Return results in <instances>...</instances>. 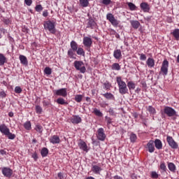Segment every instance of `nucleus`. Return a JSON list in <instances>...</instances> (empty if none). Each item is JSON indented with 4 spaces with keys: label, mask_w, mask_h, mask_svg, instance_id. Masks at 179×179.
Returning <instances> with one entry per match:
<instances>
[{
    "label": "nucleus",
    "mask_w": 179,
    "mask_h": 179,
    "mask_svg": "<svg viewBox=\"0 0 179 179\" xmlns=\"http://www.w3.org/2000/svg\"><path fill=\"white\" fill-rule=\"evenodd\" d=\"M35 110H36V114H41V113H43V108H41V106L38 105H36L35 106Z\"/></svg>",
    "instance_id": "obj_44"
},
{
    "label": "nucleus",
    "mask_w": 179,
    "mask_h": 179,
    "mask_svg": "<svg viewBox=\"0 0 179 179\" xmlns=\"http://www.w3.org/2000/svg\"><path fill=\"white\" fill-rule=\"evenodd\" d=\"M87 29H96V26H97V24L94 21V20H93V18L90 17L87 20Z\"/></svg>",
    "instance_id": "obj_15"
},
{
    "label": "nucleus",
    "mask_w": 179,
    "mask_h": 179,
    "mask_svg": "<svg viewBox=\"0 0 179 179\" xmlns=\"http://www.w3.org/2000/svg\"><path fill=\"white\" fill-rule=\"evenodd\" d=\"M43 9H44V8H43V6H41V4H38L35 7V10L36 12H41V10H43Z\"/></svg>",
    "instance_id": "obj_49"
},
{
    "label": "nucleus",
    "mask_w": 179,
    "mask_h": 179,
    "mask_svg": "<svg viewBox=\"0 0 179 179\" xmlns=\"http://www.w3.org/2000/svg\"><path fill=\"white\" fill-rule=\"evenodd\" d=\"M162 115H166V117H173L177 115V112L174 108L170 106H164L163 110H161Z\"/></svg>",
    "instance_id": "obj_5"
},
{
    "label": "nucleus",
    "mask_w": 179,
    "mask_h": 179,
    "mask_svg": "<svg viewBox=\"0 0 179 179\" xmlns=\"http://www.w3.org/2000/svg\"><path fill=\"white\" fill-rule=\"evenodd\" d=\"M151 178L157 179L159 178V174L156 171H152L151 172Z\"/></svg>",
    "instance_id": "obj_50"
},
{
    "label": "nucleus",
    "mask_w": 179,
    "mask_h": 179,
    "mask_svg": "<svg viewBox=\"0 0 179 179\" xmlns=\"http://www.w3.org/2000/svg\"><path fill=\"white\" fill-rule=\"evenodd\" d=\"M113 57L115 58V59H121L122 58V53L121 52V50H115L113 52Z\"/></svg>",
    "instance_id": "obj_19"
},
{
    "label": "nucleus",
    "mask_w": 179,
    "mask_h": 179,
    "mask_svg": "<svg viewBox=\"0 0 179 179\" xmlns=\"http://www.w3.org/2000/svg\"><path fill=\"white\" fill-rule=\"evenodd\" d=\"M146 64L148 65V68H155V59L149 57L146 61Z\"/></svg>",
    "instance_id": "obj_23"
},
{
    "label": "nucleus",
    "mask_w": 179,
    "mask_h": 179,
    "mask_svg": "<svg viewBox=\"0 0 179 179\" xmlns=\"http://www.w3.org/2000/svg\"><path fill=\"white\" fill-rule=\"evenodd\" d=\"M6 96V92L3 90L0 91V99H5Z\"/></svg>",
    "instance_id": "obj_51"
},
{
    "label": "nucleus",
    "mask_w": 179,
    "mask_h": 179,
    "mask_svg": "<svg viewBox=\"0 0 179 179\" xmlns=\"http://www.w3.org/2000/svg\"><path fill=\"white\" fill-rule=\"evenodd\" d=\"M130 142H131L132 143H135V142H136V139H138V136H136V134L131 133L130 134Z\"/></svg>",
    "instance_id": "obj_36"
},
{
    "label": "nucleus",
    "mask_w": 179,
    "mask_h": 179,
    "mask_svg": "<svg viewBox=\"0 0 179 179\" xmlns=\"http://www.w3.org/2000/svg\"><path fill=\"white\" fill-rule=\"evenodd\" d=\"M160 73L164 76H167V73H169V61L166 59L162 62Z\"/></svg>",
    "instance_id": "obj_8"
},
{
    "label": "nucleus",
    "mask_w": 179,
    "mask_h": 179,
    "mask_svg": "<svg viewBox=\"0 0 179 179\" xmlns=\"http://www.w3.org/2000/svg\"><path fill=\"white\" fill-rule=\"evenodd\" d=\"M102 96L106 99V100H115V96H114V94H111L110 92L103 94Z\"/></svg>",
    "instance_id": "obj_22"
},
{
    "label": "nucleus",
    "mask_w": 179,
    "mask_h": 179,
    "mask_svg": "<svg viewBox=\"0 0 179 179\" xmlns=\"http://www.w3.org/2000/svg\"><path fill=\"white\" fill-rule=\"evenodd\" d=\"M41 155L42 157H47V156L48 155V148H42L41 151Z\"/></svg>",
    "instance_id": "obj_33"
},
{
    "label": "nucleus",
    "mask_w": 179,
    "mask_h": 179,
    "mask_svg": "<svg viewBox=\"0 0 179 179\" xmlns=\"http://www.w3.org/2000/svg\"><path fill=\"white\" fill-rule=\"evenodd\" d=\"M76 52L78 55H83V57H85V50H83V48H78Z\"/></svg>",
    "instance_id": "obj_41"
},
{
    "label": "nucleus",
    "mask_w": 179,
    "mask_h": 179,
    "mask_svg": "<svg viewBox=\"0 0 179 179\" xmlns=\"http://www.w3.org/2000/svg\"><path fill=\"white\" fill-rule=\"evenodd\" d=\"M111 69L113 71H120L121 66H120V64L118 63H114L113 64H112Z\"/></svg>",
    "instance_id": "obj_34"
},
{
    "label": "nucleus",
    "mask_w": 179,
    "mask_h": 179,
    "mask_svg": "<svg viewBox=\"0 0 179 179\" xmlns=\"http://www.w3.org/2000/svg\"><path fill=\"white\" fill-rule=\"evenodd\" d=\"M140 8L143 10V12H149L150 10V7L149 4L146 2H143L140 4Z\"/></svg>",
    "instance_id": "obj_20"
},
{
    "label": "nucleus",
    "mask_w": 179,
    "mask_h": 179,
    "mask_svg": "<svg viewBox=\"0 0 179 179\" xmlns=\"http://www.w3.org/2000/svg\"><path fill=\"white\" fill-rule=\"evenodd\" d=\"M108 113L110 115H113V116L117 115V113H115V111H114V109H113L112 108H109Z\"/></svg>",
    "instance_id": "obj_52"
},
{
    "label": "nucleus",
    "mask_w": 179,
    "mask_h": 179,
    "mask_svg": "<svg viewBox=\"0 0 179 179\" xmlns=\"http://www.w3.org/2000/svg\"><path fill=\"white\" fill-rule=\"evenodd\" d=\"M7 59L6 57H5V55H3V54L0 53V66H2L3 65H5V64H6L7 62Z\"/></svg>",
    "instance_id": "obj_27"
},
{
    "label": "nucleus",
    "mask_w": 179,
    "mask_h": 179,
    "mask_svg": "<svg viewBox=\"0 0 179 179\" xmlns=\"http://www.w3.org/2000/svg\"><path fill=\"white\" fill-rule=\"evenodd\" d=\"M19 58L22 65H28L29 62L27 61V57H26V56L20 55Z\"/></svg>",
    "instance_id": "obj_25"
},
{
    "label": "nucleus",
    "mask_w": 179,
    "mask_h": 179,
    "mask_svg": "<svg viewBox=\"0 0 179 179\" xmlns=\"http://www.w3.org/2000/svg\"><path fill=\"white\" fill-rule=\"evenodd\" d=\"M127 5L130 10H136V6H135V4H134L133 3L129 2L127 3Z\"/></svg>",
    "instance_id": "obj_45"
},
{
    "label": "nucleus",
    "mask_w": 179,
    "mask_h": 179,
    "mask_svg": "<svg viewBox=\"0 0 179 179\" xmlns=\"http://www.w3.org/2000/svg\"><path fill=\"white\" fill-rule=\"evenodd\" d=\"M83 44L87 48V50H90L92 45H93V40L89 36H85L83 39Z\"/></svg>",
    "instance_id": "obj_10"
},
{
    "label": "nucleus",
    "mask_w": 179,
    "mask_h": 179,
    "mask_svg": "<svg viewBox=\"0 0 179 179\" xmlns=\"http://www.w3.org/2000/svg\"><path fill=\"white\" fill-rule=\"evenodd\" d=\"M44 73L45 75H51V73H52V70L51 69V68L50 67H46L45 69H44Z\"/></svg>",
    "instance_id": "obj_46"
},
{
    "label": "nucleus",
    "mask_w": 179,
    "mask_h": 179,
    "mask_svg": "<svg viewBox=\"0 0 179 179\" xmlns=\"http://www.w3.org/2000/svg\"><path fill=\"white\" fill-rule=\"evenodd\" d=\"M14 92L15 93H17V94H20V93L23 92V90H22V87L17 86L15 87Z\"/></svg>",
    "instance_id": "obj_47"
},
{
    "label": "nucleus",
    "mask_w": 179,
    "mask_h": 179,
    "mask_svg": "<svg viewBox=\"0 0 179 179\" xmlns=\"http://www.w3.org/2000/svg\"><path fill=\"white\" fill-rule=\"evenodd\" d=\"M49 141L50 143H52V145H57V143H59V142H61V140L59 139V136L57 135L52 136L49 138Z\"/></svg>",
    "instance_id": "obj_17"
},
{
    "label": "nucleus",
    "mask_w": 179,
    "mask_h": 179,
    "mask_svg": "<svg viewBox=\"0 0 179 179\" xmlns=\"http://www.w3.org/2000/svg\"><path fill=\"white\" fill-rule=\"evenodd\" d=\"M166 142L171 149H178V143L170 136H166Z\"/></svg>",
    "instance_id": "obj_11"
},
{
    "label": "nucleus",
    "mask_w": 179,
    "mask_h": 179,
    "mask_svg": "<svg viewBox=\"0 0 179 179\" xmlns=\"http://www.w3.org/2000/svg\"><path fill=\"white\" fill-rule=\"evenodd\" d=\"M103 85L104 90H110L111 89V83L110 82L106 81Z\"/></svg>",
    "instance_id": "obj_37"
},
{
    "label": "nucleus",
    "mask_w": 179,
    "mask_h": 179,
    "mask_svg": "<svg viewBox=\"0 0 179 179\" xmlns=\"http://www.w3.org/2000/svg\"><path fill=\"white\" fill-rule=\"evenodd\" d=\"M145 149L148 150V152H149V153H153V152L155 150V141H153V140L149 141L145 146Z\"/></svg>",
    "instance_id": "obj_13"
},
{
    "label": "nucleus",
    "mask_w": 179,
    "mask_h": 179,
    "mask_svg": "<svg viewBox=\"0 0 179 179\" xmlns=\"http://www.w3.org/2000/svg\"><path fill=\"white\" fill-rule=\"evenodd\" d=\"M171 34L173 36L174 38L178 41H179V29H176L173 32H171Z\"/></svg>",
    "instance_id": "obj_32"
},
{
    "label": "nucleus",
    "mask_w": 179,
    "mask_h": 179,
    "mask_svg": "<svg viewBox=\"0 0 179 179\" xmlns=\"http://www.w3.org/2000/svg\"><path fill=\"white\" fill-rule=\"evenodd\" d=\"M43 104L44 107H47V106H49L50 101H43Z\"/></svg>",
    "instance_id": "obj_59"
},
{
    "label": "nucleus",
    "mask_w": 179,
    "mask_h": 179,
    "mask_svg": "<svg viewBox=\"0 0 179 179\" xmlns=\"http://www.w3.org/2000/svg\"><path fill=\"white\" fill-rule=\"evenodd\" d=\"M168 169L171 171V173H174L177 170L176 164L173 162H168Z\"/></svg>",
    "instance_id": "obj_26"
},
{
    "label": "nucleus",
    "mask_w": 179,
    "mask_h": 179,
    "mask_svg": "<svg viewBox=\"0 0 179 179\" xmlns=\"http://www.w3.org/2000/svg\"><path fill=\"white\" fill-rule=\"evenodd\" d=\"M159 169L162 171V173H166L167 171V166L164 162H162L159 165Z\"/></svg>",
    "instance_id": "obj_42"
},
{
    "label": "nucleus",
    "mask_w": 179,
    "mask_h": 179,
    "mask_svg": "<svg viewBox=\"0 0 179 179\" xmlns=\"http://www.w3.org/2000/svg\"><path fill=\"white\" fill-rule=\"evenodd\" d=\"M154 143L156 149H158V150L163 149V143L159 139H155Z\"/></svg>",
    "instance_id": "obj_21"
},
{
    "label": "nucleus",
    "mask_w": 179,
    "mask_h": 179,
    "mask_svg": "<svg viewBox=\"0 0 179 179\" xmlns=\"http://www.w3.org/2000/svg\"><path fill=\"white\" fill-rule=\"evenodd\" d=\"M93 113L96 116V117H103V113L100 111V110L97 108H94Z\"/></svg>",
    "instance_id": "obj_38"
},
{
    "label": "nucleus",
    "mask_w": 179,
    "mask_h": 179,
    "mask_svg": "<svg viewBox=\"0 0 179 179\" xmlns=\"http://www.w3.org/2000/svg\"><path fill=\"white\" fill-rule=\"evenodd\" d=\"M78 146L81 150L84 152H87V144L85 141H81L78 143Z\"/></svg>",
    "instance_id": "obj_24"
},
{
    "label": "nucleus",
    "mask_w": 179,
    "mask_h": 179,
    "mask_svg": "<svg viewBox=\"0 0 179 179\" xmlns=\"http://www.w3.org/2000/svg\"><path fill=\"white\" fill-rule=\"evenodd\" d=\"M127 87L129 88V90H135L136 85H135V83H134V81H129L127 83Z\"/></svg>",
    "instance_id": "obj_30"
},
{
    "label": "nucleus",
    "mask_w": 179,
    "mask_h": 179,
    "mask_svg": "<svg viewBox=\"0 0 179 179\" xmlns=\"http://www.w3.org/2000/svg\"><path fill=\"white\" fill-rule=\"evenodd\" d=\"M147 110L150 113V114H152L153 115L156 114V109L152 106H149Z\"/></svg>",
    "instance_id": "obj_40"
},
{
    "label": "nucleus",
    "mask_w": 179,
    "mask_h": 179,
    "mask_svg": "<svg viewBox=\"0 0 179 179\" xmlns=\"http://www.w3.org/2000/svg\"><path fill=\"white\" fill-rule=\"evenodd\" d=\"M3 176L4 177H7L8 178H10L13 174V171L8 167H3L1 170Z\"/></svg>",
    "instance_id": "obj_12"
},
{
    "label": "nucleus",
    "mask_w": 179,
    "mask_h": 179,
    "mask_svg": "<svg viewBox=\"0 0 179 179\" xmlns=\"http://www.w3.org/2000/svg\"><path fill=\"white\" fill-rule=\"evenodd\" d=\"M0 153L3 156L4 155H6V151H5V150H0Z\"/></svg>",
    "instance_id": "obj_61"
},
{
    "label": "nucleus",
    "mask_w": 179,
    "mask_h": 179,
    "mask_svg": "<svg viewBox=\"0 0 179 179\" xmlns=\"http://www.w3.org/2000/svg\"><path fill=\"white\" fill-rule=\"evenodd\" d=\"M24 3L27 5V6H31V3H33L32 0H24Z\"/></svg>",
    "instance_id": "obj_55"
},
{
    "label": "nucleus",
    "mask_w": 179,
    "mask_h": 179,
    "mask_svg": "<svg viewBox=\"0 0 179 179\" xmlns=\"http://www.w3.org/2000/svg\"><path fill=\"white\" fill-rule=\"evenodd\" d=\"M3 23H5V24H10V20H9V19L3 18Z\"/></svg>",
    "instance_id": "obj_57"
},
{
    "label": "nucleus",
    "mask_w": 179,
    "mask_h": 179,
    "mask_svg": "<svg viewBox=\"0 0 179 179\" xmlns=\"http://www.w3.org/2000/svg\"><path fill=\"white\" fill-rule=\"evenodd\" d=\"M54 94L56 96H62V97H66L68 92H66V88H62L54 91Z\"/></svg>",
    "instance_id": "obj_14"
},
{
    "label": "nucleus",
    "mask_w": 179,
    "mask_h": 179,
    "mask_svg": "<svg viewBox=\"0 0 179 179\" xmlns=\"http://www.w3.org/2000/svg\"><path fill=\"white\" fill-rule=\"evenodd\" d=\"M73 65L76 71H79L80 73H85L86 72V66H85L83 62L75 61Z\"/></svg>",
    "instance_id": "obj_7"
},
{
    "label": "nucleus",
    "mask_w": 179,
    "mask_h": 179,
    "mask_svg": "<svg viewBox=\"0 0 179 179\" xmlns=\"http://www.w3.org/2000/svg\"><path fill=\"white\" fill-rule=\"evenodd\" d=\"M103 171V169H101V166L99 165H93L92 168V171L94 174H100L101 171Z\"/></svg>",
    "instance_id": "obj_18"
},
{
    "label": "nucleus",
    "mask_w": 179,
    "mask_h": 179,
    "mask_svg": "<svg viewBox=\"0 0 179 179\" xmlns=\"http://www.w3.org/2000/svg\"><path fill=\"white\" fill-rule=\"evenodd\" d=\"M116 82L119 88V93L122 95L128 94V87H127V83L122 80L121 76H117L116 78Z\"/></svg>",
    "instance_id": "obj_1"
},
{
    "label": "nucleus",
    "mask_w": 179,
    "mask_h": 179,
    "mask_svg": "<svg viewBox=\"0 0 179 179\" xmlns=\"http://www.w3.org/2000/svg\"><path fill=\"white\" fill-rule=\"evenodd\" d=\"M71 48L69 49L67 55L69 58L71 59H76V51H78V43L75 41H72L70 43Z\"/></svg>",
    "instance_id": "obj_3"
},
{
    "label": "nucleus",
    "mask_w": 179,
    "mask_h": 179,
    "mask_svg": "<svg viewBox=\"0 0 179 179\" xmlns=\"http://www.w3.org/2000/svg\"><path fill=\"white\" fill-rule=\"evenodd\" d=\"M24 128L27 131H30V129H31V122H30V121H27V122H24Z\"/></svg>",
    "instance_id": "obj_35"
},
{
    "label": "nucleus",
    "mask_w": 179,
    "mask_h": 179,
    "mask_svg": "<svg viewBox=\"0 0 179 179\" xmlns=\"http://www.w3.org/2000/svg\"><path fill=\"white\" fill-rule=\"evenodd\" d=\"M0 132L7 136L8 139L13 140L16 138V135L10 132V129L5 124H0Z\"/></svg>",
    "instance_id": "obj_4"
},
{
    "label": "nucleus",
    "mask_w": 179,
    "mask_h": 179,
    "mask_svg": "<svg viewBox=\"0 0 179 179\" xmlns=\"http://www.w3.org/2000/svg\"><path fill=\"white\" fill-rule=\"evenodd\" d=\"M58 177H59V179H63L64 178V174L62 172H60V173H58Z\"/></svg>",
    "instance_id": "obj_60"
},
{
    "label": "nucleus",
    "mask_w": 179,
    "mask_h": 179,
    "mask_svg": "<svg viewBox=\"0 0 179 179\" xmlns=\"http://www.w3.org/2000/svg\"><path fill=\"white\" fill-rule=\"evenodd\" d=\"M96 138L98 141H101V142H104V141H106L107 136L106 135V133H104V129H103V127L98 129Z\"/></svg>",
    "instance_id": "obj_9"
},
{
    "label": "nucleus",
    "mask_w": 179,
    "mask_h": 179,
    "mask_svg": "<svg viewBox=\"0 0 179 179\" xmlns=\"http://www.w3.org/2000/svg\"><path fill=\"white\" fill-rule=\"evenodd\" d=\"M43 17H47V16H48V10H43Z\"/></svg>",
    "instance_id": "obj_58"
},
{
    "label": "nucleus",
    "mask_w": 179,
    "mask_h": 179,
    "mask_svg": "<svg viewBox=\"0 0 179 179\" xmlns=\"http://www.w3.org/2000/svg\"><path fill=\"white\" fill-rule=\"evenodd\" d=\"M102 3L103 5H110L111 3V0H103Z\"/></svg>",
    "instance_id": "obj_56"
},
{
    "label": "nucleus",
    "mask_w": 179,
    "mask_h": 179,
    "mask_svg": "<svg viewBox=\"0 0 179 179\" xmlns=\"http://www.w3.org/2000/svg\"><path fill=\"white\" fill-rule=\"evenodd\" d=\"M135 92L137 93L138 94V93H141V88L137 87L135 90Z\"/></svg>",
    "instance_id": "obj_64"
},
{
    "label": "nucleus",
    "mask_w": 179,
    "mask_h": 179,
    "mask_svg": "<svg viewBox=\"0 0 179 179\" xmlns=\"http://www.w3.org/2000/svg\"><path fill=\"white\" fill-rule=\"evenodd\" d=\"M105 120L106 121L107 127H108L110 124H113V119H111L110 117L106 116Z\"/></svg>",
    "instance_id": "obj_48"
},
{
    "label": "nucleus",
    "mask_w": 179,
    "mask_h": 179,
    "mask_svg": "<svg viewBox=\"0 0 179 179\" xmlns=\"http://www.w3.org/2000/svg\"><path fill=\"white\" fill-rule=\"evenodd\" d=\"M106 19L110 22V23L113 26V27H118L120 26V20L115 19V17H114V15L113 13H108L106 15Z\"/></svg>",
    "instance_id": "obj_6"
},
{
    "label": "nucleus",
    "mask_w": 179,
    "mask_h": 179,
    "mask_svg": "<svg viewBox=\"0 0 179 179\" xmlns=\"http://www.w3.org/2000/svg\"><path fill=\"white\" fill-rule=\"evenodd\" d=\"M144 19L147 22H150V19H152V17L147 16V17H144Z\"/></svg>",
    "instance_id": "obj_62"
},
{
    "label": "nucleus",
    "mask_w": 179,
    "mask_h": 179,
    "mask_svg": "<svg viewBox=\"0 0 179 179\" xmlns=\"http://www.w3.org/2000/svg\"><path fill=\"white\" fill-rule=\"evenodd\" d=\"M69 120L71 122L74 124H80V122H82V117L79 115H73Z\"/></svg>",
    "instance_id": "obj_16"
},
{
    "label": "nucleus",
    "mask_w": 179,
    "mask_h": 179,
    "mask_svg": "<svg viewBox=\"0 0 179 179\" xmlns=\"http://www.w3.org/2000/svg\"><path fill=\"white\" fill-rule=\"evenodd\" d=\"M90 0H79L80 6L83 8H87L90 3H89Z\"/></svg>",
    "instance_id": "obj_29"
},
{
    "label": "nucleus",
    "mask_w": 179,
    "mask_h": 179,
    "mask_svg": "<svg viewBox=\"0 0 179 179\" xmlns=\"http://www.w3.org/2000/svg\"><path fill=\"white\" fill-rule=\"evenodd\" d=\"M130 23L133 27V29H139V26H141V23L138 20H131Z\"/></svg>",
    "instance_id": "obj_28"
},
{
    "label": "nucleus",
    "mask_w": 179,
    "mask_h": 179,
    "mask_svg": "<svg viewBox=\"0 0 179 179\" xmlns=\"http://www.w3.org/2000/svg\"><path fill=\"white\" fill-rule=\"evenodd\" d=\"M56 103L57 104H60L61 106H66L68 102L64 99V98H59L57 99Z\"/></svg>",
    "instance_id": "obj_31"
},
{
    "label": "nucleus",
    "mask_w": 179,
    "mask_h": 179,
    "mask_svg": "<svg viewBox=\"0 0 179 179\" xmlns=\"http://www.w3.org/2000/svg\"><path fill=\"white\" fill-rule=\"evenodd\" d=\"M140 59L141 61H146V55L141 53L140 55Z\"/></svg>",
    "instance_id": "obj_54"
},
{
    "label": "nucleus",
    "mask_w": 179,
    "mask_h": 179,
    "mask_svg": "<svg viewBox=\"0 0 179 179\" xmlns=\"http://www.w3.org/2000/svg\"><path fill=\"white\" fill-rule=\"evenodd\" d=\"M31 157L32 159H34V162H37V160L38 159V155H37V152H34V154H32Z\"/></svg>",
    "instance_id": "obj_53"
},
{
    "label": "nucleus",
    "mask_w": 179,
    "mask_h": 179,
    "mask_svg": "<svg viewBox=\"0 0 179 179\" xmlns=\"http://www.w3.org/2000/svg\"><path fill=\"white\" fill-rule=\"evenodd\" d=\"M56 26L57 22L54 20H48L43 22V27L45 30H48L51 33V34H55V33H57V29L55 28Z\"/></svg>",
    "instance_id": "obj_2"
},
{
    "label": "nucleus",
    "mask_w": 179,
    "mask_h": 179,
    "mask_svg": "<svg viewBox=\"0 0 179 179\" xmlns=\"http://www.w3.org/2000/svg\"><path fill=\"white\" fill-rule=\"evenodd\" d=\"M74 100L77 103H80V101H82V100H83V95H82V94L76 95L75 98H74Z\"/></svg>",
    "instance_id": "obj_39"
},
{
    "label": "nucleus",
    "mask_w": 179,
    "mask_h": 179,
    "mask_svg": "<svg viewBox=\"0 0 179 179\" xmlns=\"http://www.w3.org/2000/svg\"><path fill=\"white\" fill-rule=\"evenodd\" d=\"M35 130L36 132H39V134H43V126L40 124H36L35 127Z\"/></svg>",
    "instance_id": "obj_43"
},
{
    "label": "nucleus",
    "mask_w": 179,
    "mask_h": 179,
    "mask_svg": "<svg viewBox=\"0 0 179 179\" xmlns=\"http://www.w3.org/2000/svg\"><path fill=\"white\" fill-rule=\"evenodd\" d=\"M116 33H117V31H115V30H114V29L110 30V34L115 36Z\"/></svg>",
    "instance_id": "obj_63"
}]
</instances>
